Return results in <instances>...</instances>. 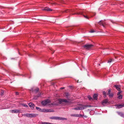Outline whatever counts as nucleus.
<instances>
[{
	"mask_svg": "<svg viewBox=\"0 0 124 124\" xmlns=\"http://www.w3.org/2000/svg\"><path fill=\"white\" fill-rule=\"evenodd\" d=\"M87 107H90L91 106L90 105H84L80 104L77 105L76 107L73 109L76 110H83L86 109Z\"/></svg>",
	"mask_w": 124,
	"mask_h": 124,
	"instance_id": "f257e3e1",
	"label": "nucleus"
},
{
	"mask_svg": "<svg viewBox=\"0 0 124 124\" xmlns=\"http://www.w3.org/2000/svg\"><path fill=\"white\" fill-rule=\"evenodd\" d=\"M49 118L50 119L56 120H67V119L66 118L56 116L51 117H49Z\"/></svg>",
	"mask_w": 124,
	"mask_h": 124,
	"instance_id": "f03ea898",
	"label": "nucleus"
},
{
	"mask_svg": "<svg viewBox=\"0 0 124 124\" xmlns=\"http://www.w3.org/2000/svg\"><path fill=\"white\" fill-rule=\"evenodd\" d=\"M38 115L37 114H28L26 113V114H24L23 115V116H26L27 117H36L37 116H38Z\"/></svg>",
	"mask_w": 124,
	"mask_h": 124,
	"instance_id": "7ed1b4c3",
	"label": "nucleus"
},
{
	"mask_svg": "<svg viewBox=\"0 0 124 124\" xmlns=\"http://www.w3.org/2000/svg\"><path fill=\"white\" fill-rule=\"evenodd\" d=\"M93 46V45L92 44H87L84 45V47L85 49L89 50Z\"/></svg>",
	"mask_w": 124,
	"mask_h": 124,
	"instance_id": "20e7f679",
	"label": "nucleus"
},
{
	"mask_svg": "<svg viewBox=\"0 0 124 124\" xmlns=\"http://www.w3.org/2000/svg\"><path fill=\"white\" fill-rule=\"evenodd\" d=\"M50 101L49 100L47 99L42 101L41 103L42 105H46L47 104L50 103Z\"/></svg>",
	"mask_w": 124,
	"mask_h": 124,
	"instance_id": "39448f33",
	"label": "nucleus"
},
{
	"mask_svg": "<svg viewBox=\"0 0 124 124\" xmlns=\"http://www.w3.org/2000/svg\"><path fill=\"white\" fill-rule=\"evenodd\" d=\"M58 101L59 103L60 104H62L63 102L67 103L69 102L67 100L64 99L59 100Z\"/></svg>",
	"mask_w": 124,
	"mask_h": 124,
	"instance_id": "423d86ee",
	"label": "nucleus"
},
{
	"mask_svg": "<svg viewBox=\"0 0 124 124\" xmlns=\"http://www.w3.org/2000/svg\"><path fill=\"white\" fill-rule=\"evenodd\" d=\"M81 14L83 15L84 16V17L87 19H88V17L86 16L85 15V14H86V12H80L79 13H78L76 14Z\"/></svg>",
	"mask_w": 124,
	"mask_h": 124,
	"instance_id": "0eeeda50",
	"label": "nucleus"
},
{
	"mask_svg": "<svg viewBox=\"0 0 124 124\" xmlns=\"http://www.w3.org/2000/svg\"><path fill=\"white\" fill-rule=\"evenodd\" d=\"M10 111L12 113H19L20 111V110L19 109H15L10 110Z\"/></svg>",
	"mask_w": 124,
	"mask_h": 124,
	"instance_id": "6e6552de",
	"label": "nucleus"
},
{
	"mask_svg": "<svg viewBox=\"0 0 124 124\" xmlns=\"http://www.w3.org/2000/svg\"><path fill=\"white\" fill-rule=\"evenodd\" d=\"M43 111L44 112H53L54 111L53 110L51 109H43Z\"/></svg>",
	"mask_w": 124,
	"mask_h": 124,
	"instance_id": "1a4fd4ad",
	"label": "nucleus"
},
{
	"mask_svg": "<svg viewBox=\"0 0 124 124\" xmlns=\"http://www.w3.org/2000/svg\"><path fill=\"white\" fill-rule=\"evenodd\" d=\"M70 116H74L76 117H82V115L81 114H71Z\"/></svg>",
	"mask_w": 124,
	"mask_h": 124,
	"instance_id": "9d476101",
	"label": "nucleus"
},
{
	"mask_svg": "<svg viewBox=\"0 0 124 124\" xmlns=\"http://www.w3.org/2000/svg\"><path fill=\"white\" fill-rule=\"evenodd\" d=\"M116 106H117V108H121L123 107H124V103H122L121 104H120L117 105Z\"/></svg>",
	"mask_w": 124,
	"mask_h": 124,
	"instance_id": "9b49d317",
	"label": "nucleus"
},
{
	"mask_svg": "<svg viewBox=\"0 0 124 124\" xmlns=\"http://www.w3.org/2000/svg\"><path fill=\"white\" fill-rule=\"evenodd\" d=\"M108 102V101L107 99H106L103 100L102 103V105H104Z\"/></svg>",
	"mask_w": 124,
	"mask_h": 124,
	"instance_id": "f8f14e48",
	"label": "nucleus"
},
{
	"mask_svg": "<svg viewBox=\"0 0 124 124\" xmlns=\"http://www.w3.org/2000/svg\"><path fill=\"white\" fill-rule=\"evenodd\" d=\"M43 10L48 11H51L52 10V9L49 8L48 7H45L44 9H43Z\"/></svg>",
	"mask_w": 124,
	"mask_h": 124,
	"instance_id": "ddd939ff",
	"label": "nucleus"
},
{
	"mask_svg": "<svg viewBox=\"0 0 124 124\" xmlns=\"http://www.w3.org/2000/svg\"><path fill=\"white\" fill-rule=\"evenodd\" d=\"M29 105L30 107L32 109H33L34 106V104L31 102L29 103Z\"/></svg>",
	"mask_w": 124,
	"mask_h": 124,
	"instance_id": "4468645a",
	"label": "nucleus"
},
{
	"mask_svg": "<svg viewBox=\"0 0 124 124\" xmlns=\"http://www.w3.org/2000/svg\"><path fill=\"white\" fill-rule=\"evenodd\" d=\"M117 113L118 115L120 116H121L124 117V114L122 112H117Z\"/></svg>",
	"mask_w": 124,
	"mask_h": 124,
	"instance_id": "2eb2a0df",
	"label": "nucleus"
},
{
	"mask_svg": "<svg viewBox=\"0 0 124 124\" xmlns=\"http://www.w3.org/2000/svg\"><path fill=\"white\" fill-rule=\"evenodd\" d=\"M114 87H115L117 90L119 91L120 90V86L118 85H115L114 86Z\"/></svg>",
	"mask_w": 124,
	"mask_h": 124,
	"instance_id": "dca6fc26",
	"label": "nucleus"
},
{
	"mask_svg": "<svg viewBox=\"0 0 124 124\" xmlns=\"http://www.w3.org/2000/svg\"><path fill=\"white\" fill-rule=\"evenodd\" d=\"M98 23L100 25H102L104 27H105V25L104 24V23L102 20L100 21L99 23Z\"/></svg>",
	"mask_w": 124,
	"mask_h": 124,
	"instance_id": "f3484780",
	"label": "nucleus"
},
{
	"mask_svg": "<svg viewBox=\"0 0 124 124\" xmlns=\"http://www.w3.org/2000/svg\"><path fill=\"white\" fill-rule=\"evenodd\" d=\"M39 91V89L38 88L34 90H32V92H35V93H36Z\"/></svg>",
	"mask_w": 124,
	"mask_h": 124,
	"instance_id": "a211bd4d",
	"label": "nucleus"
},
{
	"mask_svg": "<svg viewBox=\"0 0 124 124\" xmlns=\"http://www.w3.org/2000/svg\"><path fill=\"white\" fill-rule=\"evenodd\" d=\"M41 124H53L49 122H42Z\"/></svg>",
	"mask_w": 124,
	"mask_h": 124,
	"instance_id": "6ab92c4d",
	"label": "nucleus"
},
{
	"mask_svg": "<svg viewBox=\"0 0 124 124\" xmlns=\"http://www.w3.org/2000/svg\"><path fill=\"white\" fill-rule=\"evenodd\" d=\"M70 12V11L68 9H67V10H65L64 11H62V12L63 13H68V12Z\"/></svg>",
	"mask_w": 124,
	"mask_h": 124,
	"instance_id": "aec40b11",
	"label": "nucleus"
},
{
	"mask_svg": "<svg viewBox=\"0 0 124 124\" xmlns=\"http://www.w3.org/2000/svg\"><path fill=\"white\" fill-rule=\"evenodd\" d=\"M97 95L96 94H94L93 95V97L94 99L97 100Z\"/></svg>",
	"mask_w": 124,
	"mask_h": 124,
	"instance_id": "412c9836",
	"label": "nucleus"
},
{
	"mask_svg": "<svg viewBox=\"0 0 124 124\" xmlns=\"http://www.w3.org/2000/svg\"><path fill=\"white\" fill-rule=\"evenodd\" d=\"M108 95L111 98L113 96V94L112 93H111Z\"/></svg>",
	"mask_w": 124,
	"mask_h": 124,
	"instance_id": "4be33fe9",
	"label": "nucleus"
},
{
	"mask_svg": "<svg viewBox=\"0 0 124 124\" xmlns=\"http://www.w3.org/2000/svg\"><path fill=\"white\" fill-rule=\"evenodd\" d=\"M49 105H51L52 106H56L58 105V104L55 103H52L51 104H49Z\"/></svg>",
	"mask_w": 124,
	"mask_h": 124,
	"instance_id": "5701e85b",
	"label": "nucleus"
},
{
	"mask_svg": "<svg viewBox=\"0 0 124 124\" xmlns=\"http://www.w3.org/2000/svg\"><path fill=\"white\" fill-rule=\"evenodd\" d=\"M102 93L103 95H104L105 97L107 96V94L106 93V92L105 91H103L102 92Z\"/></svg>",
	"mask_w": 124,
	"mask_h": 124,
	"instance_id": "b1692460",
	"label": "nucleus"
},
{
	"mask_svg": "<svg viewBox=\"0 0 124 124\" xmlns=\"http://www.w3.org/2000/svg\"><path fill=\"white\" fill-rule=\"evenodd\" d=\"M118 98L120 99H121L122 98V95H120L118 97Z\"/></svg>",
	"mask_w": 124,
	"mask_h": 124,
	"instance_id": "393cba45",
	"label": "nucleus"
},
{
	"mask_svg": "<svg viewBox=\"0 0 124 124\" xmlns=\"http://www.w3.org/2000/svg\"><path fill=\"white\" fill-rule=\"evenodd\" d=\"M36 108L37 109V110H38L39 111H41V109L40 108H39L37 107H36Z\"/></svg>",
	"mask_w": 124,
	"mask_h": 124,
	"instance_id": "a878e982",
	"label": "nucleus"
},
{
	"mask_svg": "<svg viewBox=\"0 0 124 124\" xmlns=\"http://www.w3.org/2000/svg\"><path fill=\"white\" fill-rule=\"evenodd\" d=\"M88 98L90 100H93L92 98L90 96H89L88 97Z\"/></svg>",
	"mask_w": 124,
	"mask_h": 124,
	"instance_id": "bb28decb",
	"label": "nucleus"
},
{
	"mask_svg": "<svg viewBox=\"0 0 124 124\" xmlns=\"http://www.w3.org/2000/svg\"><path fill=\"white\" fill-rule=\"evenodd\" d=\"M110 92H111V91H110V90H108V93H107V95H108L110 94Z\"/></svg>",
	"mask_w": 124,
	"mask_h": 124,
	"instance_id": "cd10ccee",
	"label": "nucleus"
},
{
	"mask_svg": "<svg viewBox=\"0 0 124 124\" xmlns=\"http://www.w3.org/2000/svg\"><path fill=\"white\" fill-rule=\"evenodd\" d=\"M1 96H2L4 94V92L3 91H2L1 92Z\"/></svg>",
	"mask_w": 124,
	"mask_h": 124,
	"instance_id": "c85d7f7f",
	"label": "nucleus"
},
{
	"mask_svg": "<svg viewBox=\"0 0 124 124\" xmlns=\"http://www.w3.org/2000/svg\"><path fill=\"white\" fill-rule=\"evenodd\" d=\"M112 61V59H110L108 61V63H110Z\"/></svg>",
	"mask_w": 124,
	"mask_h": 124,
	"instance_id": "c756f323",
	"label": "nucleus"
},
{
	"mask_svg": "<svg viewBox=\"0 0 124 124\" xmlns=\"http://www.w3.org/2000/svg\"><path fill=\"white\" fill-rule=\"evenodd\" d=\"M95 32V31H94V30H91L90 31V32L91 33H93Z\"/></svg>",
	"mask_w": 124,
	"mask_h": 124,
	"instance_id": "7c9ffc66",
	"label": "nucleus"
},
{
	"mask_svg": "<svg viewBox=\"0 0 124 124\" xmlns=\"http://www.w3.org/2000/svg\"><path fill=\"white\" fill-rule=\"evenodd\" d=\"M16 95H18L19 94V93L18 92H16Z\"/></svg>",
	"mask_w": 124,
	"mask_h": 124,
	"instance_id": "2f4dec72",
	"label": "nucleus"
},
{
	"mask_svg": "<svg viewBox=\"0 0 124 124\" xmlns=\"http://www.w3.org/2000/svg\"><path fill=\"white\" fill-rule=\"evenodd\" d=\"M120 93H121V92L119 91V92H118V93L117 95H120Z\"/></svg>",
	"mask_w": 124,
	"mask_h": 124,
	"instance_id": "473e14b6",
	"label": "nucleus"
},
{
	"mask_svg": "<svg viewBox=\"0 0 124 124\" xmlns=\"http://www.w3.org/2000/svg\"><path fill=\"white\" fill-rule=\"evenodd\" d=\"M23 106L25 107H28V106L24 104L23 105Z\"/></svg>",
	"mask_w": 124,
	"mask_h": 124,
	"instance_id": "72a5a7b5",
	"label": "nucleus"
},
{
	"mask_svg": "<svg viewBox=\"0 0 124 124\" xmlns=\"http://www.w3.org/2000/svg\"><path fill=\"white\" fill-rule=\"evenodd\" d=\"M69 94L68 93H66V95L67 96Z\"/></svg>",
	"mask_w": 124,
	"mask_h": 124,
	"instance_id": "f704fd0d",
	"label": "nucleus"
},
{
	"mask_svg": "<svg viewBox=\"0 0 124 124\" xmlns=\"http://www.w3.org/2000/svg\"><path fill=\"white\" fill-rule=\"evenodd\" d=\"M64 87H61L60 88V89H64Z\"/></svg>",
	"mask_w": 124,
	"mask_h": 124,
	"instance_id": "c9c22d12",
	"label": "nucleus"
},
{
	"mask_svg": "<svg viewBox=\"0 0 124 124\" xmlns=\"http://www.w3.org/2000/svg\"><path fill=\"white\" fill-rule=\"evenodd\" d=\"M95 27H97V24H95Z\"/></svg>",
	"mask_w": 124,
	"mask_h": 124,
	"instance_id": "e433bc0d",
	"label": "nucleus"
},
{
	"mask_svg": "<svg viewBox=\"0 0 124 124\" xmlns=\"http://www.w3.org/2000/svg\"><path fill=\"white\" fill-rule=\"evenodd\" d=\"M81 82V81H79V80H78V82Z\"/></svg>",
	"mask_w": 124,
	"mask_h": 124,
	"instance_id": "4c0bfd02",
	"label": "nucleus"
},
{
	"mask_svg": "<svg viewBox=\"0 0 124 124\" xmlns=\"http://www.w3.org/2000/svg\"><path fill=\"white\" fill-rule=\"evenodd\" d=\"M72 14V15H74V14Z\"/></svg>",
	"mask_w": 124,
	"mask_h": 124,
	"instance_id": "58836bf2",
	"label": "nucleus"
},
{
	"mask_svg": "<svg viewBox=\"0 0 124 124\" xmlns=\"http://www.w3.org/2000/svg\"><path fill=\"white\" fill-rule=\"evenodd\" d=\"M54 52L53 53H52V54H53V53H54Z\"/></svg>",
	"mask_w": 124,
	"mask_h": 124,
	"instance_id": "ea45409f",
	"label": "nucleus"
},
{
	"mask_svg": "<svg viewBox=\"0 0 124 124\" xmlns=\"http://www.w3.org/2000/svg\"><path fill=\"white\" fill-rule=\"evenodd\" d=\"M39 96H38L37 97H39Z\"/></svg>",
	"mask_w": 124,
	"mask_h": 124,
	"instance_id": "a19ab883",
	"label": "nucleus"
},
{
	"mask_svg": "<svg viewBox=\"0 0 124 124\" xmlns=\"http://www.w3.org/2000/svg\"><path fill=\"white\" fill-rule=\"evenodd\" d=\"M99 65H100V64H99Z\"/></svg>",
	"mask_w": 124,
	"mask_h": 124,
	"instance_id": "79ce46f5",
	"label": "nucleus"
}]
</instances>
